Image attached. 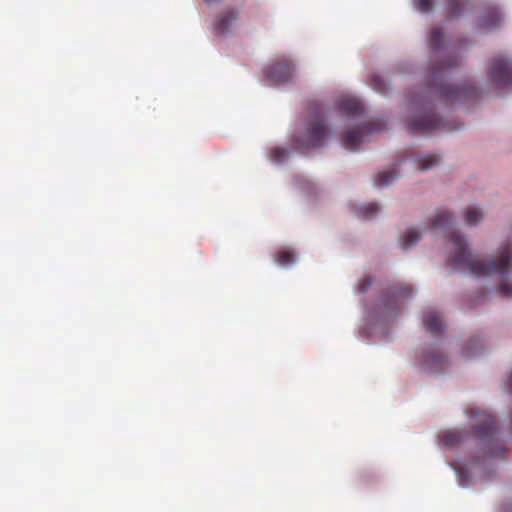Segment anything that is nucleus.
<instances>
[{
  "mask_svg": "<svg viewBox=\"0 0 512 512\" xmlns=\"http://www.w3.org/2000/svg\"><path fill=\"white\" fill-rule=\"evenodd\" d=\"M444 361V358L440 354H432L427 359V365L432 370H438V366Z\"/></svg>",
  "mask_w": 512,
  "mask_h": 512,
  "instance_id": "23",
  "label": "nucleus"
},
{
  "mask_svg": "<svg viewBox=\"0 0 512 512\" xmlns=\"http://www.w3.org/2000/svg\"><path fill=\"white\" fill-rule=\"evenodd\" d=\"M489 77L497 89L512 88V65L504 58H494L490 64Z\"/></svg>",
  "mask_w": 512,
  "mask_h": 512,
  "instance_id": "3",
  "label": "nucleus"
},
{
  "mask_svg": "<svg viewBox=\"0 0 512 512\" xmlns=\"http://www.w3.org/2000/svg\"><path fill=\"white\" fill-rule=\"evenodd\" d=\"M275 260L279 265H289L295 260V254L291 250L283 249L276 253Z\"/></svg>",
  "mask_w": 512,
  "mask_h": 512,
  "instance_id": "16",
  "label": "nucleus"
},
{
  "mask_svg": "<svg viewBox=\"0 0 512 512\" xmlns=\"http://www.w3.org/2000/svg\"><path fill=\"white\" fill-rule=\"evenodd\" d=\"M236 19V13L234 11H228L221 15L216 23V29L220 32H224L228 29L232 21Z\"/></svg>",
  "mask_w": 512,
  "mask_h": 512,
  "instance_id": "14",
  "label": "nucleus"
},
{
  "mask_svg": "<svg viewBox=\"0 0 512 512\" xmlns=\"http://www.w3.org/2000/svg\"><path fill=\"white\" fill-rule=\"evenodd\" d=\"M455 470L458 474L460 485H462V486L467 485L468 475L465 473V471L459 467H455Z\"/></svg>",
  "mask_w": 512,
  "mask_h": 512,
  "instance_id": "26",
  "label": "nucleus"
},
{
  "mask_svg": "<svg viewBox=\"0 0 512 512\" xmlns=\"http://www.w3.org/2000/svg\"><path fill=\"white\" fill-rule=\"evenodd\" d=\"M286 156H287V151L282 148L277 147V148L272 149L270 152L271 160L276 163H280V162L284 161Z\"/></svg>",
  "mask_w": 512,
  "mask_h": 512,
  "instance_id": "22",
  "label": "nucleus"
},
{
  "mask_svg": "<svg viewBox=\"0 0 512 512\" xmlns=\"http://www.w3.org/2000/svg\"><path fill=\"white\" fill-rule=\"evenodd\" d=\"M507 389L512 392V370L506 382Z\"/></svg>",
  "mask_w": 512,
  "mask_h": 512,
  "instance_id": "30",
  "label": "nucleus"
},
{
  "mask_svg": "<svg viewBox=\"0 0 512 512\" xmlns=\"http://www.w3.org/2000/svg\"><path fill=\"white\" fill-rule=\"evenodd\" d=\"M455 93L456 94V98L460 97L461 95H466V91L464 89H456V91H445V95L447 97H450L451 94Z\"/></svg>",
  "mask_w": 512,
  "mask_h": 512,
  "instance_id": "29",
  "label": "nucleus"
},
{
  "mask_svg": "<svg viewBox=\"0 0 512 512\" xmlns=\"http://www.w3.org/2000/svg\"><path fill=\"white\" fill-rule=\"evenodd\" d=\"M412 294L411 286L407 284L400 285L395 288L393 292L389 295L387 300L385 301V309L386 310H394L399 309L403 303L404 299Z\"/></svg>",
  "mask_w": 512,
  "mask_h": 512,
  "instance_id": "7",
  "label": "nucleus"
},
{
  "mask_svg": "<svg viewBox=\"0 0 512 512\" xmlns=\"http://www.w3.org/2000/svg\"><path fill=\"white\" fill-rule=\"evenodd\" d=\"M293 71L292 64L287 59H282L265 69L264 73L267 80L272 84H281L292 77Z\"/></svg>",
  "mask_w": 512,
  "mask_h": 512,
  "instance_id": "4",
  "label": "nucleus"
},
{
  "mask_svg": "<svg viewBox=\"0 0 512 512\" xmlns=\"http://www.w3.org/2000/svg\"><path fill=\"white\" fill-rule=\"evenodd\" d=\"M501 19V15L497 10L491 11L484 20L483 26L490 28L496 26Z\"/></svg>",
  "mask_w": 512,
  "mask_h": 512,
  "instance_id": "21",
  "label": "nucleus"
},
{
  "mask_svg": "<svg viewBox=\"0 0 512 512\" xmlns=\"http://www.w3.org/2000/svg\"><path fill=\"white\" fill-rule=\"evenodd\" d=\"M443 35L442 31L439 28H434L429 35V45L432 49L436 50L440 47V43L442 42Z\"/></svg>",
  "mask_w": 512,
  "mask_h": 512,
  "instance_id": "20",
  "label": "nucleus"
},
{
  "mask_svg": "<svg viewBox=\"0 0 512 512\" xmlns=\"http://www.w3.org/2000/svg\"><path fill=\"white\" fill-rule=\"evenodd\" d=\"M450 250L449 262L459 270L467 271L475 276L499 277L501 283L498 291L503 297H512V282L508 275L512 269V245L505 243L500 247L499 255L488 264L475 260L467 249L464 239L452 232L448 236Z\"/></svg>",
  "mask_w": 512,
  "mask_h": 512,
  "instance_id": "1",
  "label": "nucleus"
},
{
  "mask_svg": "<svg viewBox=\"0 0 512 512\" xmlns=\"http://www.w3.org/2000/svg\"><path fill=\"white\" fill-rule=\"evenodd\" d=\"M420 238V234L414 228L408 229L401 237V245L403 248H409L415 244Z\"/></svg>",
  "mask_w": 512,
  "mask_h": 512,
  "instance_id": "15",
  "label": "nucleus"
},
{
  "mask_svg": "<svg viewBox=\"0 0 512 512\" xmlns=\"http://www.w3.org/2000/svg\"><path fill=\"white\" fill-rule=\"evenodd\" d=\"M371 86L378 92L380 93H384L385 92V83L384 81L378 77V76H373L371 78Z\"/></svg>",
  "mask_w": 512,
  "mask_h": 512,
  "instance_id": "25",
  "label": "nucleus"
},
{
  "mask_svg": "<svg viewBox=\"0 0 512 512\" xmlns=\"http://www.w3.org/2000/svg\"><path fill=\"white\" fill-rule=\"evenodd\" d=\"M396 177V171L394 168L389 170L382 171L377 174L375 177V185L378 187H382L388 185L393 179Z\"/></svg>",
  "mask_w": 512,
  "mask_h": 512,
  "instance_id": "13",
  "label": "nucleus"
},
{
  "mask_svg": "<svg viewBox=\"0 0 512 512\" xmlns=\"http://www.w3.org/2000/svg\"><path fill=\"white\" fill-rule=\"evenodd\" d=\"M379 211V207L376 203H369L367 205L358 208L357 213L360 217L368 219L373 217Z\"/></svg>",
  "mask_w": 512,
  "mask_h": 512,
  "instance_id": "18",
  "label": "nucleus"
},
{
  "mask_svg": "<svg viewBox=\"0 0 512 512\" xmlns=\"http://www.w3.org/2000/svg\"><path fill=\"white\" fill-rule=\"evenodd\" d=\"M438 161H439L438 155L432 154V153L426 154L419 159V168L421 170L431 168L432 166L437 164Z\"/></svg>",
  "mask_w": 512,
  "mask_h": 512,
  "instance_id": "19",
  "label": "nucleus"
},
{
  "mask_svg": "<svg viewBox=\"0 0 512 512\" xmlns=\"http://www.w3.org/2000/svg\"><path fill=\"white\" fill-rule=\"evenodd\" d=\"M371 284V280L370 278L368 277H365L363 279L360 280L359 282V285H358V289L360 292H364L366 291V289L368 288V286Z\"/></svg>",
  "mask_w": 512,
  "mask_h": 512,
  "instance_id": "27",
  "label": "nucleus"
},
{
  "mask_svg": "<svg viewBox=\"0 0 512 512\" xmlns=\"http://www.w3.org/2000/svg\"><path fill=\"white\" fill-rule=\"evenodd\" d=\"M461 2H462V0H450L452 14L458 13V6L461 4Z\"/></svg>",
  "mask_w": 512,
  "mask_h": 512,
  "instance_id": "28",
  "label": "nucleus"
},
{
  "mask_svg": "<svg viewBox=\"0 0 512 512\" xmlns=\"http://www.w3.org/2000/svg\"><path fill=\"white\" fill-rule=\"evenodd\" d=\"M482 212L476 207L467 208L464 214L465 223L468 225H474L482 219Z\"/></svg>",
  "mask_w": 512,
  "mask_h": 512,
  "instance_id": "17",
  "label": "nucleus"
},
{
  "mask_svg": "<svg viewBox=\"0 0 512 512\" xmlns=\"http://www.w3.org/2000/svg\"><path fill=\"white\" fill-rule=\"evenodd\" d=\"M452 215L446 210H440L436 213L431 222L432 229H445L450 226Z\"/></svg>",
  "mask_w": 512,
  "mask_h": 512,
  "instance_id": "10",
  "label": "nucleus"
},
{
  "mask_svg": "<svg viewBox=\"0 0 512 512\" xmlns=\"http://www.w3.org/2000/svg\"><path fill=\"white\" fill-rule=\"evenodd\" d=\"M414 6L418 11L427 12L432 6V0H414Z\"/></svg>",
  "mask_w": 512,
  "mask_h": 512,
  "instance_id": "24",
  "label": "nucleus"
},
{
  "mask_svg": "<svg viewBox=\"0 0 512 512\" xmlns=\"http://www.w3.org/2000/svg\"><path fill=\"white\" fill-rule=\"evenodd\" d=\"M376 130H379V128L370 124L363 127L361 130L348 131L342 138V145L350 151H355L360 148L361 144L365 141V137Z\"/></svg>",
  "mask_w": 512,
  "mask_h": 512,
  "instance_id": "5",
  "label": "nucleus"
},
{
  "mask_svg": "<svg viewBox=\"0 0 512 512\" xmlns=\"http://www.w3.org/2000/svg\"><path fill=\"white\" fill-rule=\"evenodd\" d=\"M472 418L476 419L475 432L479 435H487L494 428L495 420L492 415L479 409L467 411Z\"/></svg>",
  "mask_w": 512,
  "mask_h": 512,
  "instance_id": "6",
  "label": "nucleus"
},
{
  "mask_svg": "<svg viewBox=\"0 0 512 512\" xmlns=\"http://www.w3.org/2000/svg\"><path fill=\"white\" fill-rule=\"evenodd\" d=\"M461 438H462V435L460 432L455 431V430H450V431H446V432L442 433L440 441H441L442 445H444V446L453 447V446L457 445L458 443H460Z\"/></svg>",
  "mask_w": 512,
  "mask_h": 512,
  "instance_id": "12",
  "label": "nucleus"
},
{
  "mask_svg": "<svg viewBox=\"0 0 512 512\" xmlns=\"http://www.w3.org/2000/svg\"><path fill=\"white\" fill-rule=\"evenodd\" d=\"M326 135L323 115L321 111H316L307 128V134L303 139L294 138L295 148L301 151H307L321 146Z\"/></svg>",
  "mask_w": 512,
  "mask_h": 512,
  "instance_id": "2",
  "label": "nucleus"
},
{
  "mask_svg": "<svg viewBox=\"0 0 512 512\" xmlns=\"http://www.w3.org/2000/svg\"><path fill=\"white\" fill-rule=\"evenodd\" d=\"M437 125V116L434 114H426L419 119L409 121L408 128L415 133H427L435 129Z\"/></svg>",
  "mask_w": 512,
  "mask_h": 512,
  "instance_id": "8",
  "label": "nucleus"
},
{
  "mask_svg": "<svg viewBox=\"0 0 512 512\" xmlns=\"http://www.w3.org/2000/svg\"><path fill=\"white\" fill-rule=\"evenodd\" d=\"M340 108L347 114H358L362 111V104L356 98L345 97L340 102Z\"/></svg>",
  "mask_w": 512,
  "mask_h": 512,
  "instance_id": "11",
  "label": "nucleus"
},
{
  "mask_svg": "<svg viewBox=\"0 0 512 512\" xmlns=\"http://www.w3.org/2000/svg\"><path fill=\"white\" fill-rule=\"evenodd\" d=\"M423 322L428 331L433 334L442 330L443 322L440 315L434 310H427L423 314Z\"/></svg>",
  "mask_w": 512,
  "mask_h": 512,
  "instance_id": "9",
  "label": "nucleus"
}]
</instances>
